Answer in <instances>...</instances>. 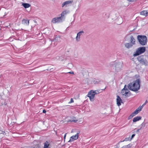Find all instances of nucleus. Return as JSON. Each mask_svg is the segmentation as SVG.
<instances>
[{
    "label": "nucleus",
    "instance_id": "473e14b6",
    "mask_svg": "<svg viewBox=\"0 0 148 148\" xmlns=\"http://www.w3.org/2000/svg\"><path fill=\"white\" fill-rule=\"evenodd\" d=\"M73 102V100L72 98H71L70 101L69 102V103H71Z\"/></svg>",
    "mask_w": 148,
    "mask_h": 148
},
{
    "label": "nucleus",
    "instance_id": "c03bdc74",
    "mask_svg": "<svg viewBox=\"0 0 148 148\" xmlns=\"http://www.w3.org/2000/svg\"><path fill=\"white\" fill-rule=\"evenodd\" d=\"M106 88H106H105V89H103V90H105V89Z\"/></svg>",
    "mask_w": 148,
    "mask_h": 148
},
{
    "label": "nucleus",
    "instance_id": "7c9ffc66",
    "mask_svg": "<svg viewBox=\"0 0 148 148\" xmlns=\"http://www.w3.org/2000/svg\"><path fill=\"white\" fill-rule=\"evenodd\" d=\"M130 139L129 138H127L125 139L123 141H128L129 140H130Z\"/></svg>",
    "mask_w": 148,
    "mask_h": 148
},
{
    "label": "nucleus",
    "instance_id": "f704fd0d",
    "mask_svg": "<svg viewBox=\"0 0 148 148\" xmlns=\"http://www.w3.org/2000/svg\"><path fill=\"white\" fill-rule=\"evenodd\" d=\"M128 1L130 2H134L135 1H136V0H127Z\"/></svg>",
    "mask_w": 148,
    "mask_h": 148
},
{
    "label": "nucleus",
    "instance_id": "bb28decb",
    "mask_svg": "<svg viewBox=\"0 0 148 148\" xmlns=\"http://www.w3.org/2000/svg\"><path fill=\"white\" fill-rule=\"evenodd\" d=\"M89 97L91 101H93L94 100V97H90L89 96L88 97Z\"/></svg>",
    "mask_w": 148,
    "mask_h": 148
},
{
    "label": "nucleus",
    "instance_id": "2eb2a0df",
    "mask_svg": "<svg viewBox=\"0 0 148 148\" xmlns=\"http://www.w3.org/2000/svg\"><path fill=\"white\" fill-rule=\"evenodd\" d=\"M140 14L141 15H144L146 16L148 15V10H143L140 12Z\"/></svg>",
    "mask_w": 148,
    "mask_h": 148
},
{
    "label": "nucleus",
    "instance_id": "c9c22d12",
    "mask_svg": "<svg viewBox=\"0 0 148 148\" xmlns=\"http://www.w3.org/2000/svg\"><path fill=\"white\" fill-rule=\"evenodd\" d=\"M5 133V132L4 131H3L1 130H0V134H3Z\"/></svg>",
    "mask_w": 148,
    "mask_h": 148
},
{
    "label": "nucleus",
    "instance_id": "9b49d317",
    "mask_svg": "<svg viewBox=\"0 0 148 148\" xmlns=\"http://www.w3.org/2000/svg\"><path fill=\"white\" fill-rule=\"evenodd\" d=\"M97 94V93L96 92V91H93L91 90L88 93L87 96L88 97H95V95Z\"/></svg>",
    "mask_w": 148,
    "mask_h": 148
},
{
    "label": "nucleus",
    "instance_id": "20e7f679",
    "mask_svg": "<svg viewBox=\"0 0 148 148\" xmlns=\"http://www.w3.org/2000/svg\"><path fill=\"white\" fill-rule=\"evenodd\" d=\"M125 40L130 42H129L133 45L135 44V39L134 36L130 34L126 36Z\"/></svg>",
    "mask_w": 148,
    "mask_h": 148
},
{
    "label": "nucleus",
    "instance_id": "f257e3e1",
    "mask_svg": "<svg viewBox=\"0 0 148 148\" xmlns=\"http://www.w3.org/2000/svg\"><path fill=\"white\" fill-rule=\"evenodd\" d=\"M140 80L137 79L136 80L129 83L127 85V87L131 90L136 92L140 89Z\"/></svg>",
    "mask_w": 148,
    "mask_h": 148
},
{
    "label": "nucleus",
    "instance_id": "aec40b11",
    "mask_svg": "<svg viewBox=\"0 0 148 148\" xmlns=\"http://www.w3.org/2000/svg\"><path fill=\"white\" fill-rule=\"evenodd\" d=\"M44 147L43 148H48L49 146V144L48 142L46 141L44 143Z\"/></svg>",
    "mask_w": 148,
    "mask_h": 148
},
{
    "label": "nucleus",
    "instance_id": "6ab92c4d",
    "mask_svg": "<svg viewBox=\"0 0 148 148\" xmlns=\"http://www.w3.org/2000/svg\"><path fill=\"white\" fill-rule=\"evenodd\" d=\"M22 5L26 8H29L31 6L29 4L27 3H23Z\"/></svg>",
    "mask_w": 148,
    "mask_h": 148
},
{
    "label": "nucleus",
    "instance_id": "2f4dec72",
    "mask_svg": "<svg viewBox=\"0 0 148 148\" xmlns=\"http://www.w3.org/2000/svg\"><path fill=\"white\" fill-rule=\"evenodd\" d=\"M147 102H147V100H146L145 101V103L142 105V106L143 107V106H145V104H146L147 103Z\"/></svg>",
    "mask_w": 148,
    "mask_h": 148
},
{
    "label": "nucleus",
    "instance_id": "a19ab883",
    "mask_svg": "<svg viewBox=\"0 0 148 148\" xmlns=\"http://www.w3.org/2000/svg\"><path fill=\"white\" fill-rule=\"evenodd\" d=\"M27 148H33V147H29Z\"/></svg>",
    "mask_w": 148,
    "mask_h": 148
},
{
    "label": "nucleus",
    "instance_id": "423d86ee",
    "mask_svg": "<svg viewBox=\"0 0 148 148\" xmlns=\"http://www.w3.org/2000/svg\"><path fill=\"white\" fill-rule=\"evenodd\" d=\"M145 51V47H140L138 48L135 53L134 56H138L142 53H144Z\"/></svg>",
    "mask_w": 148,
    "mask_h": 148
},
{
    "label": "nucleus",
    "instance_id": "4c0bfd02",
    "mask_svg": "<svg viewBox=\"0 0 148 148\" xmlns=\"http://www.w3.org/2000/svg\"><path fill=\"white\" fill-rule=\"evenodd\" d=\"M67 134V133H66L65 134V135H64V139H65V138H66V135Z\"/></svg>",
    "mask_w": 148,
    "mask_h": 148
},
{
    "label": "nucleus",
    "instance_id": "7ed1b4c3",
    "mask_svg": "<svg viewBox=\"0 0 148 148\" xmlns=\"http://www.w3.org/2000/svg\"><path fill=\"white\" fill-rule=\"evenodd\" d=\"M113 69H114L116 71L118 72L121 71L122 67V63L121 62L115 61L112 64Z\"/></svg>",
    "mask_w": 148,
    "mask_h": 148
},
{
    "label": "nucleus",
    "instance_id": "393cba45",
    "mask_svg": "<svg viewBox=\"0 0 148 148\" xmlns=\"http://www.w3.org/2000/svg\"><path fill=\"white\" fill-rule=\"evenodd\" d=\"M131 146L130 144H129L127 145H125L123 147V148H130L131 147Z\"/></svg>",
    "mask_w": 148,
    "mask_h": 148
},
{
    "label": "nucleus",
    "instance_id": "6e6552de",
    "mask_svg": "<svg viewBox=\"0 0 148 148\" xmlns=\"http://www.w3.org/2000/svg\"><path fill=\"white\" fill-rule=\"evenodd\" d=\"M63 21L62 19L60 18L56 17L52 19L51 22L54 23H60L61 22Z\"/></svg>",
    "mask_w": 148,
    "mask_h": 148
},
{
    "label": "nucleus",
    "instance_id": "37998d69",
    "mask_svg": "<svg viewBox=\"0 0 148 148\" xmlns=\"http://www.w3.org/2000/svg\"><path fill=\"white\" fill-rule=\"evenodd\" d=\"M56 44H54V46L56 45Z\"/></svg>",
    "mask_w": 148,
    "mask_h": 148
},
{
    "label": "nucleus",
    "instance_id": "f03ea898",
    "mask_svg": "<svg viewBox=\"0 0 148 148\" xmlns=\"http://www.w3.org/2000/svg\"><path fill=\"white\" fill-rule=\"evenodd\" d=\"M137 39L139 43L142 45H145L147 43V37L144 35H138Z\"/></svg>",
    "mask_w": 148,
    "mask_h": 148
},
{
    "label": "nucleus",
    "instance_id": "dca6fc26",
    "mask_svg": "<svg viewBox=\"0 0 148 148\" xmlns=\"http://www.w3.org/2000/svg\"><path fill=\"white\" fill-rule=\"evenodd\" d=\"M61 41L60 38L59 36H56L55 39L53 40L52 41L53 42H59Z\"/></svg>",
    "mask_w": 148,
    "mask_h": 148
},
{
    "label": "nucleus",
    "instance_id": "72a5a7b5",
    "mask_svg": "<svg viewBox=\"0 0 148 148\" xmlns=\"http://www.w3.org/2000/svg\"><path fill=\"white\" fill-rule=\"evenodd\" d=\"M135 134H133L132 135V137H131V138L130 139V140H131L135 136Z\"/></svg>",
    "mask_w": 148,
    "mask_h": 148
},
{
    "label": "nucleus",
    "instance_id": "ea45409f",
    "mask_svg": "<svg viewBox=\"0 0 148 148\" xmlns=\"http://www.w3.org/2000/svg\"><path fill=\"white\" fill-rule=\"evenodd\" d=\"M140 130L141 129H140V128L138 129H137L136 131V132H139V130Z\"/></svg>",
    "mask_w": 148,
    "mask_h": 148
},
{
    "label": "nucleus",
    "instance_id": "9d476101",
    "mask_svg": "<svg viewBox=\"0 0 148 148\" xmlns=\"http://www.w3.org/2000/svg\"><path fill=\"white\" fill-rule=\"evenodd\" d=\"M73 2V0L68 1H65L62 4V7H63L64 6L67 7L69 6L70 4H71Z\"/></svg>",
    "mask_w": 148,
    "mask_h": 148
},
{
    "label": "nucleus",
    "instance_id": "58836bf2",
    "mask_svg": "<svg viewBox=\"0 0 148 148\" xmlns=\"http://www.w3.org/2000/svg\"><path fill=\"white\" fill-rule=\"evenodd\" d=\"M42 112L43 113H45L46 112V111L45 110H43Z\"/></svg>",
    "mask_w": 148,
    "mask_h": 148
},
{
    "label": "nucleus",
    "instance_id": "e433bc0d",
    "mask_svg": "<svg viewBox=\"0 0 148 148\" xmlns=\"http://www.w3.org/2000/svg\"><path fill=\"white\" fill-rule=\"evenodd\" d=\"M67 73H70V74H73L74 73L73 71H71V72Z\"/></svg>",
    "mask_w": 148,
    "mask_h": 148
},
{
    "label": "nucleus",
    "instance_id": "39448f33",
    "mask_svg": "<svg viewBox=\"0 0 148 148\" xmlns=\"http://www.w3.org/2000/svg\"><path fill=\"white\" fill-rule=\"evenodd\" d=\"M138 60L140 62V63L142 65L147 66L148 64V62L146 59L144 58L143 56H139L137 58Z\"/></svg>",
    "mask_w": 148,
    "mask_h": 148
},
{
    "label": "nucleus",
    "instance_id": "79ce46f5",
    "mask_svg": "<svg viewBox=\"0 0 148 148\" xmlns=\"http://www.w3.org/2000/svg\"><path fill=\"white\" fill-rule=\"evenodd\" d=\"M33 148H40L39 147H33Z\"/></svg>",
    "mask_w": 148,
    "mask_h": 148
},
{
    "label": "nucleus",
    "instance_id": "c85d7f7f",
    "mask_svg": "<svg viewBox=\"0 0 148 148\" xmlns=\"http://www.w3.org/2000/svg\"><path fill=\"white\" fill-rule=\"evenodd\" d=\"M135 116V114H134L132 113V114L128 117V119H130Z\"/></svg>",
    "mask_w": 148,
    "mask_h": 148
},
{
    "label": "nucleus",
    "instance_id": "0eeeda50",
    "mask_svg": "<svg viewBox=\"0 0 148 148\" xmlns=\"http://www.w3.org/2000/svg\"><path fill=\"white\" fill-rule=\"evenodd\" d=\"M69 11L68 10H66L63 11L61 14V16L60 17V18L62 19V20L63 21L65 19V15H66L67 13H69Z\"/></svg>",
    "mask_w": 148,
    "mask_h": 148
},
{
    "label": "nucleus",
    "instance_id": "a878e982",
    "mask_svg": "<svg viewBox=\"0 0 148 148\" xmlns=\"http://www.w3.org/2000/svg\"><path fill=\"white\" fill-rule=\"evenodd\" d=\"M77 121V119H69V121L70 122H76Z\"/></svg>",
    "mask_w": 148,
    "mask_h": 148
},
{
    "label": "nucleus",
    "instance_id": "c756f323",
    "mask_svg": "<svg viewBox=\"0 0 148 148\" xmlns=\"http://www.w3.org/2000/svg\"><path fill=\"white\" fill-rule=\"evenodd\" d=\"M143 108V107L142 106H139L138 108L137 109L140 112L142 110Z\"/></svg>",
    "mask_w": 148,
    "mask_h": 148
},
{
    "label": "nucleus",
    "instance_id": "1a4fd4ad",
    "mask_svg": "<svg viewBox=\"0 0 148 148\" xmlns=\"http://www.w3.org/2000/svg\"><path fill=\"white\" fill-rule=\"evenodd\" d=\"M79 132L77 133L75 136H73L70 137V139L68 142H73L74 140H77L78 139L79 136Z\"/></svg>",
    "mask_w": 148,
    "mask_h": 148
},
{
    "label": "nucleus",
    "instance_id": "a211bd4d",
    "mask_svg": "<svg viewBox=\"0 0 148 148\" xmlns=\"http://www.w3.org/2000/svg\"><path fill=\"white\" fill-rule=\"evenodd\" d=\"M142 117L140 116H137L134 117L133 120V122H135L141 119Z\"/></svg>",
    "mask_w": 148,
    "mask_h": 148
},
{
    "label": "nucleus",
    "instance_id": "b1692460",
    "mask_svg": "<svg viewBox=\"0 0 148 148\" xmlns=\"http://www.w3.org/2000/svg\"><path fill=\"white\" fill-rule=\"evenodd\" d=\"M139 112V111L136 109L132 113L134 114H135V115L136 114H137Z\"/></svg>",
    "mask_w": 148,
    "mask_h": 148
},
{
    "label": "nucleus",
    "instance_id": "4468645a",
    "mask_svg": "<svg viewBox=\"0 0 148 148\" xmlns=\"http://www.w3.org/2000/svg\"><path fill=\"white\" fill-rule=\"evenodd\" d=\"M125 93H124L122 91V95H125L126 97H127L128 96L127 94H128L129 92H130V91L128 89L126 88V87L125 88Z\"/></svg>",
    "mask_w": 148,
    "mask_h": 148
},
{
    "label": "nucleus",
    "instance_id": "cd10ccee",
    "mask_svg": "<svg viewBox=\"0 0 148 148\" xmlns=\"http://www.w3.org/2000/svg\"><path fill=\"white\" fill-rule=\"evenodd\" d=\"M126 87V85H125V86H124V88L122 90L121 93L122 95V91L124 93H125V88Z\"/></svg>",
    "mask_w": 148,
    "mask_h": 148
},
{
    "label": "nucleus",
    "instance_id": "ddd939ff",
    "mask_svg": "<svg viewBox=\"0 0 148 148\" xmlns=\"http://www.w3.org/2000/svg\"><path fill=\"white\" fill-rule=\"evenodd\" d=\"M22 23L25 25H28L29 23V20L26 19H23Z\"/></svg>",
    "mask_w": 148,
    "mask_h": 148
},
{
    "label": "nucleus",
    "instance_id": "f8f14e48",
    "mask_svg": "<svg viewBox=\"0 0 148 148\" xmlns=\"http://www.w3.org/2000/svg\"><path fill=\"white\" fill-rule=\"evenodd\" d=\"M116 101L118 106H120L121 105V103L122 102V101L120 97L118 95L117 96Z\"/></svg>",
    "mask_w": 148,
    "mask_h": 148
},
{
    "label": "nucleus",
    "instance_id": "f3484780",
    "mask_svg": "<svg viewBox=\"0 0 148 148\" xmlns=\"http://www.w3.org/2000/svg\"><path fill=\"white\" fill-rule=\"evenodd\" d=\"M133 45L130 42L125 43V47L128 49L132 47Z\"/></svg>",
    "mask_w": 148,
    "mask_h": 148
},
{
    "label": "nucleus",
    "instance_id": "4be33fe9",
    "mask_svg": "<svg viewBox=\"0 0 148 148\" xmlns=\"http://www.w3.org/2000/svg\"><path fill=\"white\" fill-rule=\"evenodd\" d=\"M84 32L83 31H80L78 33L77 35L80 37V36L82 34H84Z\"/></svg>",
    "mask_w": 148,
    "mask_h": 148
},
{
    "label": "nucleus",
    "instance_id": "5701e85b",
    "mask_svg": "<svg viewBox=\"0 0 148 148\" xmlns=\"http://www.w3.org/2000/svg\"><path fill=\"white\" fill-rule=\"evenodd\" d=\"M145 124L146 123L144 122H143L141 125V127L140 128V129H141L143 127H144L145 126Z\"/></svg>",
    "mask_w": 148,
    "mask_h": 148
},
{
    "label": "nucleus",
    "instance_id": "412c9836",
    "mask_svg": "<svg viewBox=\"0 0 148 148\" xmlns=\"http://www.w3.org/2000/svg\"><path fill=\"white\" fill-rule=\"evenodd\" d=\"M76 39V41L77 42H78L80 41V37L77 35Z\"/></svg>",
    "mask_w": 148,
    "mask_h": 148
}]
</instances>
